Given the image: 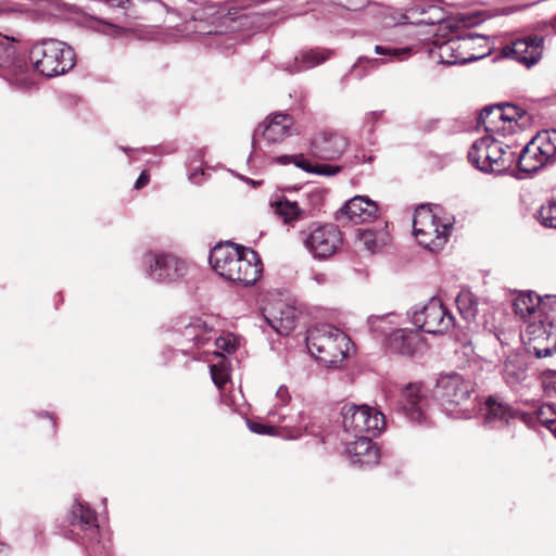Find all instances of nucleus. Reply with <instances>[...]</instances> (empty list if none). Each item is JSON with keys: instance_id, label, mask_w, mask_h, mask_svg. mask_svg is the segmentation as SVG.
Segmentation results:
<instances>
[{"instance_id": "f257e3e1", "label": "nucleus", "mask_w": 556, "mask_h": 556, "mask_svg": "<svg viewBox=\"0 0 556 556\" xmlns=\"http://www.w3.org/2000/svg\"><path fill=\"white\" fill-rule=\"evenodd\" d=\"M208 261L220 277L243 286L254 285L262 273L258 254L230 241L216 244L210 252Z\"/></svg>"}, {"instance_id": "f03ea898", "label": "nucleus", "mask_w": 556, "mask_h": 556, "mask_svg": "<svg viewBox=\"0 0 556 556\" xmlns=\"http://www.w3.org/2000/svg\"><path fill=\"white\" fill-rule=\"evenodd\" d=\"M473 389V382L460 374H444L437 380L434 397L447 416L456 419H469L473 414L470 397Z\"/></svg>"}, {"instance_id": "7ed1b4c3", "label": "nucleus", "mask_w": 556, "mask_h": 556, "mask_svg": "<svg viewBox=\"0 0 556 556\" xmlns=\"http://www.w3.org/2000/svg\"><path fill=\"white\" fill-rule=\"evenodd\" d=\"M350 342L342 330L328 324L316 325L306 334L308 352L327 366H333L345 358Z\"/></svg>"}, {"instance_id": "20e7f679", "label": "nucleus", "mask_w": 556, "mask_h": 556, "mask_svg": "<svg viewBox=\"0 0 556 556\" xmlns=\"http://www.w3.org/2000/svg\"><path fill=\"white\" fill-rule=\"evenodd\" d=\"M468 160L481 172L502 174L515 162L518 163V153L510 146L489 135L472 143Z\"/></svg>"}, {"instance_id": "39448f33", "label": "nucleus", "mask_w": 556, "mask_h": 556, "mask_svg": "<svg viewBox=\"0 0 556 556\" xmlns=\"http://www.w3.org/2000/svg\"><path fill=\"white\" fill-rule=\"evenodd\" d=\"M74 58L73 49L56 39L37 42L29 52L34 70L46 77H54L70 71L75 64Z\"/></svg>"}, {"instance_id": "423d86ee", "label": "nucleus", "mask_w": 556, "mask_h": 556, "mask_svg": "<svg viewBox=\"0 0 556 556\" xmlns=\"http://www.w3.org/2000/svg\"><path fill=\"white\" fill-rule=\"evenodd\" d=\"M453 225V217H440L427 205L419 206L414 213V236L420 245L431 252H437L445 245Z\"/></svg>"}, {"instance_id": "0eeeda50", "label": "nucleus", "mask_w": 556, "mask_h": 556, "mask_svg": "<svg viewBox=\"0 0 556 556\" xmlns=\"http://www.w3.org/2000/svg\"><path fill=\"white\" fill-rule=\"evenodd\" d=\"M292 127L293 118L289 114L278 113L268 116L253 132L249 162H256L269 156L277 144L293 135Z\"/></svg>"}, {"instance_id": "6e6552de", "label": "nucleus", "mask_w": 556, "mask_h": 556, "mask_svg": "<svg viewBox=\"0 0 556 556\" xmlns=\"http://www.w3.org/2000/svg\"><path fill=\"white\" fill-rule=\"evenodd\" d=\"M188 261L165 252H144L140 269L150 280L159 283H173L182 280L191 269Z\"/></svg>"}, {"instance_id": "1a4fd4ad", "label": "nucleus", "mask_w": 556, "mask_h": 556, "mask_svg": "<svg viewBox=\"0 0 556 556\" xmlns=\"http://www.w3.org/2000/svg\"><path fill=\"white\" fill-rule=\"evenodd\" d=\"M556 163V129L539 131L518 153V168L534 173Z\"/></svg>"}, {"instance_id": "9d476101", "label": "nucleus", "mask_w": 556, "mask_h": 556, "mask_svg": "<svg viewBox=\"0 0 556 556\" xmlns=\"http://www.w3.org/2000/svg\"><path fill=\"white\" fill-rule=\"evenodd\" d=\"M299 240L314 258L332 256L342 244V235L334 224L311 223L299 231Z\"/></svg>"}, {"instance_id": "9b49d317", "label": "nucleus", "mask_w": 556, "mask_h": 556, "mask_svg": "<svg viewBox=\"0 0 556 556\" xmlns=\"http://www.w3.org/2000/svg\"><path fill=\"white\" fill-rule=\"evenodd\" d=\"M342 417L343 430L351 438L377 437L384 427V415L367 405H345Z\"/></svg>"}, {"instance_id": "f8f14e48", "label": "nucleus", "mask_w": 556, "mask_h": 556, "mask_svg": "<svg viewBox=\"0 0 556 556\" xmlns=\"http://www.w3.org/2000/svg\"><path fill=\"white\" fill-rule=\"evenodd\" d=\"M412 323L419 329L431 334H442L455 325L454 316L438 298H431L424 305H415L408 312Z\"/></svg>"}, {"instance_id": "ddd939ff", "label": "nucleus", "mask_w": 556, "mask_h": 556, "mask_svg": "<svg viewBox=\"0 0 556 556\" xmlns=\"http://www.w3.org/2000/svg\"><path fill=\"white\" fill-rule=\"evenodd\" d=\"M0 71L1 76L16 90L28 91L34 87L26 60L22 56H15L14 45L9 37L1 34Z\"/></svg>"}, {"instance_id": "4468645a", "label": "nucleus", "mask_w": 556, "mask_h": 556, "mask_svg": "<svg viewBox=\"0 0 556 556\" xmlns=\"http://www.w3.org/2000/svg\"><path fill=\"white\" fill-rule=\"evenodd\" d=\"M430 404L429 390L420 383H409L401 390L397 412L410 422L424 425L428 420Z\"/></svg>"}, {"instance_id": "2eb2a0df", "label": "nucleus", "mask_w": 556, "mask_h": 556, "mask_svg": "<svg viewBox=\"0 0 556 556\" xmlns=\"http://www.w3.org/2000/svg\"><path fill=\"white\" fill-rule=\"evenodd\" d=\"M484 39L479 34H466L451 38L438 47V58L441 64L445 65H463L484 58L488 53L475 54L470 51L473 49L475 41Z\"/></svg>"}, {"instance_id": "dca6fc26", "label": "nucleus", "mask_w": 556, "mask_h": 556, "mask_svg": "<svg viewBox=\"0 0 556 556\" xmlns=\"http://www.w3.org/2000/svg\"><path fill=\"white\" fill-rule=\"evenodd\" d=\"M350 146L349 138L339 130H321L309 140V155L323 161L333 162L342 157Z\"/></svg>"}, {"instance_id": "f3484780", "label": "nucleus", "mask_w": 556, "mask_h": 556, "mask_svg": "<svg viewBox=\"0 0 556 556\" xmlns=\"http://www.w3.org/2000/svg\"><path fill=\"white\" fill-rule=\"evenodd\" d=\"M544 39L541 36H529L515 40L502 48V55L513 59L526 67L535 65L542 58Z\"/></svg>"}, {"instance_id": "a211bd4d", "label": "nucleus", "mask_w": 556, "mask_h": 556, "mask_svg": "<svg viewBox=\"0 0 556 556\" xmlns=\"http://www.w3.org/2000/svg\"><path fill=\"white\" fill-rule=\"evenodd\" d=\"M263 316L267 324L281 336L289 334L296 325L295 307L282 300L265 306Z\"/></svg>"}, {"instance_id": "6ab92c4d", "label": "nucleus", "mask_w": 556, "mask_h": 556, "mask_svg": "<svg viewBox=\"0 0 556 556\" xmlns=\"http://www.w3.org/2000/svg\"><path fill=\"white\" fill-rule=\"evenodd\" d=\"M374 437L354 438V441L346 442L345 453L353 465L359 467L378 464L380 458L379 447L372 442Z\"/></svg>"}, {"instance_id": "aec40b11", "label": "nucleus", "mask_w": 556, "mask_h": 556, "mask_svg": "<svg viewBox=\"0 0 556 556\" xmlns=\"http://www.w3.org/2000/svg\"><path fill=\"white\" fill-rule=\"evenodd\" d=\"M214 329L212 327H208L204 320L195 318L186 325L181 330L179 351L182 354H188L194 346H203L210 344L214 338Z\"/></svg>"}, {"instance_id": "412c9836", "label": "nucleus", "mask_w": 556, "mask_h": 556, "mask_svg": "<svg viewBox=\"0 0 556 556\" xmlns=\"http://www.w3.org/2000/svg\"><path fill=\"white\" fill-rule=\"evenodd\" d=\"M424 344L419 330L401 327L388 340L386 349L391 353L413 356Z\"/></svg>"}, {"instance_id": "4be33fe9", "label": "nucleus", "mask_w": 556, "mask_h": 556, "mask_svg": "<svg viewBox=\"0 0 556 556\" xmlns=\"http://www.w3.org/2000/svg\"><path fill=\"white\" fill-rule=\"evenodd\" d=\"M501 375L511 390L521 387L528 378V364L525 357L518 353L509 354L502 365Z\"/></svg>"}, {"instance_id": "5701e85b", "label": "nucleus", "mask_w": 556, "mask_h": 556, "mask_svg": "<svg viewBox=\"0 0 556 556\" xmlns=\"http://www.w3.org/2000/svg\"><path fill=\"white\" fill-rule=\"evenodd\" d=\"M341 212L346 215L351 222L358 224L369 222L376 217L378 206L376 202L371 201L368 197L355 195L344 204Z\"/></svg>"}, {"instance_id": "b1692460", "label": "nucleus", "mask_w": 556, "mask_h": 556, "mask_svg": "<svg viewBox=\"0 0 556 556\" xmlns=\"http://www.w3.org/2000/svg\"><path fill=\"white\" fill-rule=\"evenodd\" d=\"M367 324L375 338L381 340L386 346L388 340L401 328L402 318L394 313L371 315L368 317Z\"/></svg>"}, {"instance_id": "393cba45", "label": "nucleus", "mask_w": 556, "mask_h": 556, "mask_svg": "<svg viewBox=\"0 0 556 556\" xmlns=\"http://www.w3.org/2000/svg\"><path fill=\"white\" fill-rule=\"evenodd\" d=\"M511 407L509 404L489 396L485 401V414L483 424L490 429L504 427L511 420Z\"/></svg>"}, {"instance_id": "a878e982", "label": "nucleus", "mask_w": 556, "mask_h": 556, "mask_svg": "<svg viewBox=\"0 0 556 556\" xmlns=\"http://www.w3.org/2000/svg\"><path fill=\"white\" fill-rule=\"evenodd\" d=\"M271 207L276 215L287 225H293L295 222L303 220L308 216V212L299 206L296 201H291L286 197L277 198Z\"/></svg>"}, {"instance_id": "bb28decb", "label": "nucleus", "mask_w": 556, "mask_h": 556, "mask_svg": "<svg viewBox=\"0 0 556 556\" xmlns=\"http://www.w3.org/2000/svg\"><path fill=\"white\" fill-rule=\"evenodd\" d=\"M70 522L73 526H79L84 530H89L92 533L98 532V523L96 513L88 506L79 501H76L72 506L70 514Z\"/></svg>"}, {"instance_id": "cd10ccee", "label": "nucleus", "mask_w": 556, "mask_h": 556, "mask_svg": "<svg viewBox=\"0 0 556 556\" xmlns=\"http://www.w3.org/2000/svg\"><path fill=\"white\" fill-rule=\"evenodd\" d=\"M329 58V53L320 50H306L301 51L292 64L285 67L291 74L303 72L319 65Z\"/></svg>"}, {"instance_id": "c85d7f7f", "label": "nucleus", "mask_w": 556, "mask_h": 556, "mask_svg": "<svg viewBox=\"0 0 556 556\" xmlns=\"http://www.w3.org/2000/svg\"><path fill=\"white\" fill-rule=\"evenodd\" d=\"M361 244L371 254L379 252L390 241L389 233L386 229H362L357 233Z\"/></svg>"}, {"instance_id": "c756f323", "label": "nucleus", "mask_w": 556, "mask_h": 556, "mask_svg": "<svg viewBox=\"0 0 556 556\" xmlns=\"http://www.w3.org/2000/svg\"><path fill=\"white\" fill-rule=\"evenodd\" d=\"M541 304H544L543 299L531 291L519 293L513 302L515 314L522 319L534 314Z\"/></svg>"}, {"instance_id": "7c9ffc66", "label": "nucleus", "mask_w": 556, "mask_h": 556, "mask_svg": "<svg viewBox=\"0 0 556 556\" xmlns=\"http://www.w3.org/2000/svg\"><path fill=\"white\" fill-rule=\"evenodd\" d=\"M500 122H504L500 104L488 105L480 111L478 124L483 126L486 132L497 134L501 130Z\"/></svg>"}, {"instance_id": "2f4dec72", "label": "nucleus", "mask_w": 556, "mask_h": 556, "mask_svg": "<svg viewBox=\"0 0 556 556\" xmlns=\"http://www.w3.org/2000/svg\"><path fill=\"white\" fill-rule=\"evenodd\" d=\"M295 166L305 170L309 174H316L319 176H336L342 170V166L333 165V164H324V163H312L305 156H301L296 159Z\"/></svg>"}, {"instance_id": "473e14b6", "label": "nucleus", "mask_w": 556, "mask_h": 556, "mask_svg": "<svg viewBox=\"0 0 556 556\" xmlns=\"http://www.w3.org/2000/svg\"><path fill=\"white\" fill-rule=\"evenodd\" d=\"M456 305L460 316L465 320L475 319L478 312V301L476 296L468 290H462L456 296Z\"/></svg>"}, {"instance_id": "72a5a7b5", "label": "nucleus", "mask_w": 556, "mask_h": 556, "mask_svg": "<svg viewBox=\"0 0 556 556\" xmlns=\"http://www.w3.org/2000/svg\"><path fill=\"white\" fill-rule=\"evenodd\" d=\"M539 424L549 429L556 438V412L551 405L543 404L534 410V429Z\"/></svg>"}, {"instance_id": "f704fd0d", "label": "nucleus", "mask_w": 556, "mask_h": 556, "mask_svg": "<svg viewBox=\"0 0 556 556\" xmlns=\"http://www.w3.org/2000/svg\"><path fill=\"white\" fill-rule=\"evenodd\" d=\"M204 153L202 150L193 152L188 163V176L193 184H201L203 181L202 176L204 175L203 165Z\"/></svg>"}, {"instance_id": "c9c22d12", "label": "nucleus", "mask_w": 556, "mask_h": 556, "mask_svg": "<svg viewBox=\"0 0 556 556\" xmlns=\"http://www.w3.org/2000/svg\"><path fill=\"white\" fill-rule=\"evenodd\" d=\"M502 106V113H503V121L504 122H519L522 121V123H527L530 119V116L528 115L527 111L522 108L515 105L513 103H500Z\"/></svg>"}, {"instance_id": "e433bc0d", "label": "nucleus", "mask_w": 556, "mask_h": 556, "mask_svg": "<svg viewBox=\"0 0 556 556\" xmlns=\"http://www.w3.org/2000/svg\"><path fill=\"white\" fill-rule=\"evenodd\" d=\"M536 218L542 226L556 229V201H548L542 205Z\"/></svg>"}, {"instance_id": "4c0bfd02", "label": "nucleus", "mask_w": 556, "mask_h": 556, "mask_svg": "<svg viewBox=\"0 0 556 556\" xmlns=\"http://www.w3.org/2000/svg\"><path fill=\"white\" fill-rule=\"evenodd\" d=\"M546 340L551 341L548 344H543V340L535 339L533 345L531 346L532 353L538 358H544L552 356L556 352V332L549 333L546 337Z\"/></svg>"}, {"instance_id": "58836bf2", "label": "nucleus", "mask_w": 556, "mask_h": 556, "mask_svg": "<svg viewBox=\"0 0 556 556\" xmlns=\"http://www.w3.org/2000/svg\"><path fill=\"white\" fill-rule=\"evenodd\" d=\"M410 48H391L377 45L375 52L380 55H387L391 61L405 60L410 54Z\"/></svg>"}, {"instance_id": "ea45409f", "label": "nucleus", "mask_w": 556, "mask_h": 556, "mask_svg": "<svg viewBox=\"0 0 556 556\" xmlns=\"http://www.w3.org/2000/svg\"><path fill=\"white\" fill-rule=\"evenodd\" d=\"M542 386L547 394H556V370L545 369L541 374Z\"/></svg>"}, {"instance_id": "a19ab883", "label": "nucleus", "mask_w": 556, "mask_h": 556, "mask_svg": "<svg viewBox=\"0 0 556 556\" xmlns=\"http://www.w3.org/2000/svg\"><path fill=\"white\" fill-rule=\"evenodd\" d=\"M210 371H211L213 382L218 388H223L228 382L229 375L224 366L211 365Z\"/></svg>"}, {"instance_id": "79ce46f5", "label": "nucleus", "mask_w": 556, "mask_h": 556, "mask_svg": "<svg viewBox=\"0 0 556 556\" xmlns=\"http://www.w3.org/2000/svg\"><path fill=\"white\" fill-rule=\"evenodd\" d=\"M299 419L300 420L294 429V433L289 435L290 439L300 438L304 433L317 435V432L313 429V427H309L308 424L305 422V415L303 413L299 415Z\"/></svg>"}, {"instance_id": "37998d69", "label": "nucleus", "mask_w": 556, "mask_h": 556, "mask_svg": "<svg viewBox=\"0 0 556 556\" xmlns=\"http://www.w3.org/2000/svg\"><path fill=\"white\" fill-rule=\"evenodd\" d=\"M511 420L518 419L530 429H534V412H525L511 407Z\"/></svg>"}, {"instance_id": "c03bdc74", "label": "nucleus", "mask_w": 556, "mask_h": 556, "mask_svg": "<svg viewBox=\"0 0 556 556\" xmlns=\"http://www.w3.org/2000/svg\"><path fill=\"white\" fill-rule=\"evenodd\" d=\"M381 112L372 111L366 114L364 117V128L371 135L375 130V126L379 121Z\"/></svg>"}, {"instance_id": "a18cd8bd", "label": "nucleus", "mask_w": 556, "mask_h": 556, "mask_svg": "<svg viewBox=\"0 0 556 556\" xmlns=\"http://www.w3.org/2000/svg\"><path fill=\"white\" fill-rule=\"evenodd\" d=\"M248 427L252 432L257 433V434H274V431H275L274 427H269V426H266V425H263L260 422L250 421V420H248Z\"/></svg>"}, {"instance_id": "49530a36", "label": "nucleus", "mask_w": 556, "mask_h": 556, "mask_svg": "<svg viewBox=\"0 0 556 556\" xmlns=\"http://www.w3.org/2000/svg\"><path fill=\"white\" fill-rule=\"evenodd\" d=\"M276 399L281 406H285L289 403L291 396L289 390L286 386H280L276 391Z\"/></svg>"}, {"instance_id": "de8ad7c7", "label": "nucleus", "mask_w": 556, "mask_h": 556, "mask_svg": "<svg viewBox=\"0 0 556 556\" xmlns=\"http://www.w3.org/2000/svg\"><path fill=\"white\" fill-rule=\"evenodd\" d=\"M304 156L303 154L299 155H281L273 159V162L279 164V165H288L293 163L295 165L296 159Z\"/></svg>"}, {"instance_id": "09e8293b", "label": "nucleus", "mask_w": 556, "mask_h": 556, "mask_svg": "<svg viewBox=\"0 0 556 556\" xmlns=\"http://www.w3.org/2000/svg\"><path fill=\"white\" fill-rule=\"evenodd\" d=\"M214 344L216 348L223 349L227 353L232 352L235 349V345L229 340H226L225 338H216Z\"/></svg>"}, {"instance_id": "8fccbe9b", "label": "nucleus", "mask_w": 556, "mask_h": 556, "mask_svg": "<svg viewBox=\"0 0 556 556\" xmlns=\"http://www.w3.org/2000/svg\"><path fill=\"white\" fill-rule=\"evenodd\" d=\"M149 180H150L149 173L147 170H142L135 182V186H134L135 189L139 190V189L143 188L144 186H147L149 184Z\"/></svg>"}, {"instance_id": "3c124183", "label": "nucleus", "mask_w": 556, "mask_h": 556, "mask_svg": "<svg viewBox=\"0 0 556 556\" xmlns=\"http://www.w3.org/2000/svg\"><path fill=\"white\" fill-rule=\"evenodd\" d=\"M121 149L126 153V154H129L131 152H138V151H141V149H130V148H125V147H121ZM144 149H142L143 151Z\"/></svg>"}, {"instance_id": "603ef678", "label": "nucleus", "mask_w": 556, "mask_h": 556, "mask_svg": "<svg viewBox=\"0 0 556 556\" xmlns=\"http://www.w3.org/2000/svg\"><path fill=\"white\" fill-rule=\"evenodd\" d=\"M363 61H368V62H370V60H368V59H366V58H359V59H358V62H359V63H361V62H363ZM371 63H372V64H375V65H379V64H381V63H382V61H379V60H371Z\"/></svg>"}, {"instance_id": "864d4df0", "label": "nucleus", "mask_w": 556, "mask_h": 556, "mask_svg": "<svg viewBox=\"0 0 556 556\" xmlns=\"http://www.w3.org/2000/svg\"><path fill=\"white\" fill-rule=\"evenodd\" d=\"M548 25H549V26L553 28V30L556 33V15L549 20Z\"/></svg>"}, {"instance_id": "5fc2aeb1", "label": "nucleus", "mask_w": 556, "mask_h": 556, "mask_svg": "<svg viewBox=\"0 0 556 556\" xmlns=\"http://www.w3.org/2000/svg\"><path fill=\"white\" fill-rule=\"evenodd\" d=\"M110 29L112 30L109 33L110 35H118L121 33V29L115 26H110Z\"/></svg>"}, {"instance_id": "6e6d98bb", "label": "nucleus", "mask_w": 556, "mask_h": 556, "mask_svg": "<svg viewBox=\"0 0 556 556\" xmlns=\"http://www.w3.org/2000/svg\"><path fill=\"white\" fill-rule=\"evenodd\" d=\"M422 23H426V24H434L435 21L434 20H431V21H428V20H421Z\"/></svg>"}, {"instance_id": "4d7b16f0", "label": "nucleus", "mask_w": 556, "mask_h": 556, "mask_svg": "<svg viewBox=\"0 0 556 556\" xmlns=\"http://www.w3.org/2000/svg\"><path fill=\"white\" fill-rule=\"evenodd\" d=\"M247 180H248L249 182H251L253 186H255V185H260V184H261V181H254V180H252V179H247Z\"/></svg>"}, {"instance_id": "13d9d810", "label": "nucleus", "mask_w": 556, "mask_h": 556, "mask_svg": "<svg viewBox=\"0 0 556 556\" xmlns=\"http://www.w3.org/2000/svg\"><path fill=\"white\" fill-rule=\"evenodd\" d=\"M8 547L4 544H0V551H5Z\"/></svg>"}, {"instance_id": "bf43d9fd", "label": "nucleus", "mask_w": 556, "mask_h": 556, "mask_svg": "<svg viewBox=\"0 0 556 556\" xmlns=\"http://www.w3.org/2000/svg\"><path fill=\"white\" fill-rule=\"evenodd\" d=\"M435 123H437L435 121L430 122V126L427 127V129H430L431 127H433Z\"/></svg>"}, {"instance_id": "052dcab7", "label": "nucleus", "mask_w": 556, "mask_h": 556, "mask_svg": "<svg viewBox=\"0 0 556 556\" xmlns=\"http://www.w3.org/2000/svg\"><path fill=\"white\" fill-rule=\"evenodd\" d=\"M40 417H49V414L48 413H41Z\"/></svg>"}, {"instance_id": "680f3d73", "label": "nucleus", "mask_w": 556, "mask_h": 556, "mask_svg": "<svg viewBox=\"0 0 556 556\" xmlns=\"http://www.w3.org/2000/svg\"><path fill=\"white\" fill-rule=\"evenodd\" d=\"M127 0H119L118 1V4L121 5L122 3L126 2Z\"/></svg>"}]
</instances>
